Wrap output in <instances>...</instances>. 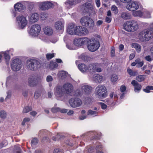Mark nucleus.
Returning <instances> with one entry per match:
<instances>
[{
  "label": "nucleus",
  "mask_w": 153,
  "mask_h": 153,
  "mask_svg": "<svg viewBox=\"0 0 153 153\" xmlns=\"http://www.w3.org/2000/svg\"><path fill=\"white\" fill-rule=\"evenodd\" d=\"M110 99H112L113 97H114V99L115 100H117V94L114 92H112L110 93Z\"/></svg>",
  "instance_id": "09e8293b"
},
{
  "label": "nucleus",
  "mask_w": 153,
  "mask_h": 153,
  "mask_svg": "<svg viewBox=\"0 0 153 153\" xmlns=\"http://www.w3.org/2000/svg\"><path fill=\"white\" fill-rule=\"evenodd\" d=\"M80 89H77L75 91L74 95L76 96H81L83 94L89 95L91 93L92 88L86 84H83L80 86Z\"/></svg>",
  "instance_id": "f03ea898"
},
{
  "label": "nucleus",
  "mask_w": 153,
  "mask_h": 153,
  "mask_svg": "<svg viewBox=\"0 0 153 153\" xmlns=\"http://www.w3.org/2000/svg\"><path fill=\"white\" fill-rule=\"evenodd\" d=\"M37 3H34L33 2H30L28 3V7L30 10L32 9L35 7V5H37Z\"/></svg>",
  "instance_id": "de8ad7c7"
},
{
  "label": "nucleus",
  "mask_w": 153,
  "mask_h": 153,
  "mask_svg": "<svg viewBox=\"0 0 153 153\" xmlns=\"http://www.w3.org/2000/svg\"><path fill=\"white\" fill-rule=\"evenodd\" d=\"M30 120V119L29 118L27 117L25 118L22 122V125H24L26 122L29 121Z\"/></svg>",
  "instance_id": "e2e57ef3"
},
{
  "label": "nucleus",
  "mask_w": 153,
  "mask_h": 153,
  "mask_svg": "<svg viewBox=\"0 0 153 153\" xmlns=\"http://www.w3.org/2000/svg\"><path fill=\"white\" fill-rule=\"evenodd\" d=\"M41 30V27L39 25L35 24L31 26L28 33L31 36H36L39 33Z\"/></svg>",
  "instance_id": "9b49d317"
},
{
  "label": "nucleus",
  "mask_w": 153,
  "mask_h": 153,
  "mask_svg": "<svg viewBox=\"0 0 153 153\" xmlns=\"http://www.w3.org/2000/svg\"><path fill=\"white\" fill-rule=\"evenodd\" d=\"M46 80L47 82H49L53 80V78L51 76L48 75L46 77Z\"/></svg>",
  "instance_id": "4d7b16f0"
},
{
  "label": "nucleus",
  "mask_w": 153,
  "mask_h": 153,
  "mask_svg": "<svg viewBox=\"0 0 153 153\" xmlns=\"http://www.w3.org/2000/svg\"><path fill=\"white\" fill-rule=\"evenodd\" d=\"M54 93L57 100L62 99L64 94L62 87L60 85L56 86L54 89Z\"/></svg>",
  "instance_id": "f8f14e48"
},
{
  "label": "nucleus",
  "mask_w": 153,
  "mask_h": 153,
  "mask_svg": "<svg viewBox=\"0 0 153 153\" xmlns=\"http://www.w3.org/2000/svg\"><path fill=\"white\" fill-rule=\"evenodd\" d=\"M98 65L96 64V63L90 64L88 67L87 72H89L91 73H93L95 72L96 67L98 66Z\"/></svg>",
  "instance_id": "cd10ccee"
},
{
  "label": "nucleus",
  "mask_w": 153,
  "mask_h": 153,
  "mask_svg": "<svg viewBox=\"0 0 153 153\" xmlns=\"http://www.w3.org/2000/svg\"><path fill=\"white\" fill-rule=\"evenodd\" d=\"M85 102L87 103H90L92 100L91 98L90 97H85L84 99Z\"/></svg>",
  "instance_id": "5fc2aeb1"
},
{
  "label": "nucleus",
  "mask_w": 153,
  "mask_h": 153,
  "mask_svg": "<svg viewBox=\"0 0 153 153\" xmlns=\"http://www.w3.org/2000/svg\"><path fill=\"white\" fill-rule=\"evenodd\" d=\"M25 65L28 70L32 71L37 70L40 66V62L37 60L33 59L27 60Z\"/></svg>",
  "instance_id": "7ed1b4c3"
},
{
  "label": "nucleus",
  "mask_w": 153,
  "mask_h": 153,
  "mask_svg": "<svg viewBox=\"0 0 153 153\" xmlns=\"http://www.w3.org/2000/svg\"><path fill=\"white\" fill-rule=\"evenodd\" d=\"M80 2V0H67L65 3V6L67 8L69 9Z\"/></svg>",
  "instance_id": "a211bd4d"
},
{
  "label": "nucleus",
  "mask_w": 153,
  "mask_h": 153,
  "mask_svg": "<svg viewBox=\"0 0 153 153\" xmlns=\"http://www.w3.org/2000/svg\"><path fill=\"white\" fill-rule=\"evenodd\" d=\"M123 28L126 31L133 32L138 28V24L137 21L130 20L126 22L123 24Z\"/></svg>",
  "instance_id": "20e7f679"
},
{
  "label": "nucleus",
  "mask_w": 153,
  "mask_h": 153,
  "mask_svg": "<svg viewBox=\"0 0 153 153\" xmlns=\"http://www.w3.org/2000/svg\"><path fill=\"white\" fill-rule=\"evenodd\" d=\"M38 142V140L36 138H33L31 142V146L33 148H34L36 147V146Z\"/></svg>",
  "instance_id": "a19ab883"
},
{
  "label": "nucleus",
  "mask_w": 153,
  "mask_h": 153,
  "mask_svg": "<svg viewBox=\"0 0 153 153\" xmlns=\"http://www.w3.org/2000/svg\"><path fill=\"white\" fill-rule=\"evenodd\" d=\"M44 32L46 35L50 36L53 34V30L51 27L47 26L44 29Z\"/></svg>",
  "instance_id": "c85d7f7f"
},
{
  "label": "nucleus",
  "mask_w": 153,
  "mask_h": 153,
  "mask_svg": "<svg viewBox=\"0 0 153 153\" xmlns=\"http://www.w3.org/2000/svg\"><path fill=\"white\" fill-rule=\"evenodd\" d=\"M96 64L98 65V66L97 67H95V72H100L102 70L101 68L100 67H104L106 65V63H96Z\"/></svg>",
  "instance_id": "f704fd0d"
},
{
  "label": "nucleus",
  "mask_w": 153,
  "mask_h": 153,
  "mask_svg": "<svg viewBox=\"0 0 153 153\" xmlns=\"http://www.w3.org/2000/svg\"><path fill=\"white\" fill-rule=\"evenodd\" d=\"M14 8L16 11L18 12L23 11L25 8V6L20 2H18L15 4Z\"/></svg>",
  "instance_id": "b1692460"
},
{
  "label": "nucleus",
  "mask_w": 153,
  "mask_h": 153,
  "mask_svg": "<svg viewBox=\"0 0 153 153\" xmlns=\"http://www.w3.org/2000/svg\"><path fill=\"white\" fill-rule=\"evenodd\" d=\"M6 113L4 110L1 111L0 112V115L1 118L4 119L6 116Z\"/></svg>",
  "instance_id": "603ef678"
},
{
  "label": "nucleus",
  "mask_w": 153,
  "mask_h": 153,
  "mask_svg": "<svg viewBox=\"0 0 153 153\" xmlns=\"http://www.w3.org/2000/svg\"><path fill=\"white\" fill-rule=\"evenodd\" d=\"M42 94V96H45L46 95V93L45 91L42 89L41 90H38L36 91L34 94V97L35 99L38 98L40 96H41V94Z\"/></svg>",
  "instance_id": "bb28decb"
},
{
  "label": "nucleus",
  "mask_w": 153,
  "mask_h": 153,
  "mask_svg": "<svg viewBox=\"0 0 153 153\" xmlns=\"http://www.w3.org/2000/svg\"><path fill=\"white\" fill-rule=\"evenodd\" d=\"M95 94L96 97L99 99L105 98L108 95L106 87L102 85H98L96 88Z\"/></svg>",
  "instance_id": "39448f33"
},
{
  "label": "nucleus",
  "mask_w": 153,
  "mask_h": 153,
  "mask_svg": "<svg viewBox=\"0 0 153 153\" xmlns=\"http://www.w3.org/2000/svg\"><path fill=\"white\" fill-rule=\"evenodd\" d=\"M133 15L135 16L142 17L143 15V12L141 10H137L134 11L132 13Z\"/></svg>",
  "instance_id": "ea45409f"
},
{
  "label": "nucleus",
  "mask_w": 153,
  "mask_h": 153,
  "mask_svg": "<svg viewBox=\"0 0 153 153\" xmlns=\"http://www.w3.org/2000/svg\"><path fill=\"white\" fill-rule=\"evenodd\" d=\"M39 79H41L40 77H39L37 75H34L30 76L28 79L29 85L31 87L36 86L38 83V81Z\"/></svg>",
  "instance_id": "ddd939ff"
},
{
  "label": "nucleus",
  "mask_w": 153,
  "mask_h": 153,
  "mask_svg": "<svg viewBox=\"0 0 153 153\" xmlns=\"http://www.w3.org/2000/svg\"><path fill=\"white\" fill-rule=\"evenodd\" d=\"M139 7L138 3L136 1H132L129 3L126 6L127 9L130 11H134Z\"/></svg>",
  "instance_id": "f3484780"
},
{
  "label": "nucleus",
  "mask_w": 153,
  "mask_h": 153,
  "mask_svg": "<svg viewBox=\"0 0 153 153\" xmlns=\"http://www.w3.org/2000/svg\"><path fill=\"white\" fill-rule=\"evenodd\" d=\"M132 46L136 49L137 52L139 53L141 51V47L138 43H133L132 44Z\"/></svg>",
  "instance_id": "72a5a7b5"
},
{
  "label": "nucleus",
  "mask_w": 153,
  "mask_h": 153,
  "mask_svg": "<svg viewBox=\"0 0 153 153\" xmlns=\"http://www.w3.org/2000/svg\"><path fill=\"white\" fill-rule=\"evenodd\" d=\"M65 22L63 19H60L59 20L56 22L55 24V27L57 30H62L64 28Z\"/></svg>",
  "instance_id": "412c9836"
},
{
  "label": "nucleus",
  "mask_w": 153,
  "mask_h": 153,
  "mask_svg": "<svg viewBox=\"0 0 153 153\" xmlns=\"http://www.w3.org/2000/svg\"><path fill=\"white\" fill-rule=\"evenodd\" d=\"M58 65L55 62H50L48 64L47 67L51 70H54L57 67Z\"/></svg>",
  "instance_id": "7c9ffc66"
},
{
  "label": "nucleus",
  "mask_w": 153,
  "mask_h": 153,
  "mask_svg": "<svg viewBox=\"0 0 153 153\" xmlns=\"http://www.w3.org/2000/svg\"><path fill=\"white\" fill-rule=\"evenodd\" d=\"M37 4L39 8L42 10H46L52 8L54 6L53 2L49 1L37 2Z\"/></svg>",
  "instance_id": "9d476101"
},
{
  "label": "nucleus",
  "mask_w": 153,
  "mask_h": 153,
  "mask_svg": "<svg viewBox=\"0 0 153 153\" xmlns=\"http://www.w3.org/2000/svg\"><path fill=\"white\" fill-rule=\"evenodd\" d=\"M126 89V87L124 85H122L120 87V91L122 93L125 92Z\"/></svg>",
  "instance_id": "680f3d73"
},
{
  "label": "nucleus",
  "mask_w": 153,
  "mask_h": 153,
  "mask_svg": "<svg viewBox=\"0 0 153 153\" xmlns=\"http://www.w3.org/2000/svg\"><path fill=\"white\" fill-rule=\"evenodd\" d=\"M16 22L19 28L22 29L26 27L28 23L26 17L24 16H18L16 18Z\"/></svg>",
  "instance_id": "1a4fd4ad"
},
{
  "label": "nucleus",
  "mask_w": 153,
  "mask_h": 153,
  "mask_svg": "<svg viewBox=\"0 0 153 153\" xmlns=\"http://www.w3.org/2000/svg\"><path fill=\"white\" fill-rule=\"evenodd\" d=\"M102 146L101 145V143H98V144L97 145V146L96 147V149L97 150V151H98V150L99 149H102Z\"/></svg>",
  "instance_id": "bf43d9fd"
},
{
  "label": "nucleus",
  "mask_w": 153,
  "mask_h": 153,
  "mask_svg": "<svg viewBox=\"0 0 153 153\" xmlns=\"http://www.w3.org/2000/svg\"><path fill=\"white\" fill-rule=\"evenodd\" d=\"M63 88L65 92L67 94L71 93L73 91V86L70 83H66L64 84Z\"/></svg>",
  "instance_id": "6ab92c4d"
},
{
  "label": "nucleus",
  "mask_w": 153,
  "mask_h": 153,
  "mask_svg": "<svg viewBox=\"0 0 153 153\" xmlns=\"http://www.w3.org/2000/svg\"><path fill=\"white\" fill-rule=\"evenodd\" d=\"M78 68L82 72H87L88 67L84 64H81L78 65Z\"/></svg>",
  "instance_id": "c756f323"
},
{
  "label": "nucleus",
  "mask_w": 153,
  "mask_h": 153,
  "mask_svg": "<svg viewBox=\"0 0 153 153\" xmlns=\"http://www.w3.org/2000/svg\"><path fill=\"white\" fill-rule=\"evenodd\" d=\"M118 79V76L115 74L113 75L111 77V80L112 82H115Z\"/></svg>",
  "instance_id": "8fccbe9b"
},
{
  "label": "nucleus",
  "mask_w": 153,
  "mask_h": 153,
  "mask_svg": "<svg viewBox=\"0 0 153 153\" xmlns=\"http://www.w3.org/2000/svg\"><path fill=\"white\" fill-rule=\"evenodd\" d=\"M83 6L84 7L85 9H86L88 11L94 12V7L92 4L91 1H88L83 4Z\"/></svg>",
  "instance_id": "aec40b11"
},
{
  "label": "nucleus",
  "mask_w": 153,
  "mask_h": 153,
  "mask_svg": "<svg viewBox=\"0 0 153 153\" xmlns=\"http://www.w3.org/2000/svg\"><path fill=\"white\" fill-rule=\"evenodd\" d=\"M60 108L57 107H54L51 109L53 113H56L59 111Z\"/></svg>",
  "instance_id": "864d4df0"
},
{
  "label": "nucleus",
  "mask_w": 153,
  "mask_h": 153,
  "mask_svg": "<svg viewBox=\"0 0 153 153\" xmlns=\"http://www.w3.org/2000/svg\"><path fill=\"white\" fill-rule=\"evenodd\" d=\"M54 53H48L46 55V58L48 60H49V59H51L52 58L54 57Z\"/></svg>",
  "instance_id": "3c124183"
},
{
  "label": "nucleus",
  "mask_w": 153,
  "mask_h": 153,
  "mask_svg": "<svg viewBox=\"0 0 153 153\" xmlns=\"http://www.w3.org/2000/svg\"><path fill=\"white\" fill-rule=\"evenodd\" d=\"M111 10L113 11L115 14H116L118 13V10L116 6H113L111 8Z\"/></svg>",
  "instance_id": "6e6d98bb"
},
{
  "label": "nucleus",
  "mask_w": 153,
  "mask_h": 153,
  "mask_svg": "<svg viewBox=\"0 0 153 153\" xmlns=\"http://www.w3.org/2000/svg\"><path fill=\"white\" fill-rule=\"evenodd\" d=\"M68 73L64 71H59L58 73V77L61 79H63L67 76Z\"/></svg>",
  "instance_id": "c9c22d12"
},
{
  "label": "nucleus",
  "mask_w": 153,
  "mask_h": 153,
  "mask_svg": "<svg viewBox=\"0 0 153 153\" xmlns=\"http://www.w3.org/2000/svg\"><path fill=\"white\" fill-rule=\"evenodd\" d=\"M39 18L38 14L37 13H34L29 16V20L31 23H35L38 21Z\"/></svg>",
  "instance_id": "393cba45"
},
{
  "label": "nucleus",
  "mask_w": 153,
  "mask_h": 153,
  "mask_svg": "<svg viewBox=\"0 0 153 153\" xmlns=\"http://www.w3.org/2000/svg\"><path fill=\"white\" fill-rule=\"evenodd\" d=\"M70 106L72 108H76L79 107L82 104L81 100L77 97H73L69 100Z\"/></svg>",
  "instance_id": "4468645a"
},
{
  "label": "nucleus",
  "mask_w": 153,
  "mask_h": 153,
  "mask_svg": "<svg viewBox=\"0 0 153 153\" xmlns=\"http://www.w3.org/2000/svg\"><path fill=\"white\" fill-rule=\"evenodd\" d=\"M145 60L149 62H151L153 59L150 55H148L145 57Z\"/></svg>",
  "instance_id": "052dcab7"
},
{
  "label": "nucleus",
  "mask_w": 153,
  "mask_h": 153,
  "mask_svg": "<svg viewBox=\"0 0 153 153\" xmlns=\"http://www.w3.org/2000/svg\"><path fill=\"white\" fill-rule=\"evenodd\" d=\"M88 33V31L86 28L79 26H76L75 35L79 36H84Z\"/></svg>",
  "instance_id": "dca6fc26"
},
{
  "label": "nucleus",
  "mask_w": 153,
  "mask_h": 153,
  "mask_svg": "<svg viewBox=\"0 0 153 153\" xmlns=\"http://www.w3.org/2000/svg\"><path fill=\"white\" fill-rule=\"evenodd\" d=\"M22 67V64L21 59L17 58L12 59L11 63L12 70L14 71H18Z\"/></svg>",
  "instance_id": "6e6552de"
},
{
  "label": "nucleus",
  "mask_w": 153,
  "mask_h": 153,
  "mask_svg": "<svg viewBox=\"0 0 153 153\" xmlns=\"http://www.w3.org/2000/svg\"><path fill=\"white\" fill-rule=\"evenodd\" d=\"M32 110V108L30 106H26L23 109V113H27L31 111Z\"/></svg>",
  "instance_id": "49530a36"
},
{
  "label": "nucleus",
  "mask_w": 153,
  "mask_h": 153,
  "mask_svg": "<svg viewBox=\"0 0 153 153\" xmlns=\"http://www.w3.org/2000/svg\"><path fill=\"white\" fill-rule=\"evenodd\" d=\"M86 44L87 45L88 49L92 52L97 50L100 46L99 42L93 38H88V40Z\"/></svg>",
  "instance_id": "423d86ee"
},
{
  "label": "nucleus",
  "mask_w": 153,
  "mask_h": 153,
  "mask_svg": "<svg viewBox=\"0 0 153 153\" xmlns=\"http://www.w3.org/2000/svg\"><path fill=\"white\" fill-rule=\"evenodd\" d=\"M138 37L142 42L149 41L153 38V28L149 27L143 30L140 32Z\"/></svg>",
  "instance_id": "f257e3e1"
},
{
  "label": "nucleus",
  "mask_w": 153,
  "mask_h": 153,
  "mask_svg": "<svg viewBox=\"0 0 153 153\" xmlns=\"http://www.w3.org/2000/svg\"><path fill=\"white\" fill-rule=\"evenodd\" d=\"M80 22L82 26L92 29L94 27V24L93 20L88 16H84L82 17Z\"/></svg>",
  "instance_id": "0eeeda50"
},
{
  "label": "nucleus",
  "mask_w": 153,
  "mask_h": 153,
  "mask_svg": "<svg viewBox=\"0 0 153 153\" xmlns=\"http://www.w3.org/2000/svg\"><path fill=\"white\" fill-rule=\"evenodd\" d=\"M93 79L96 82H100L102 80V77L98 74L94 75L93 77Z\"/></svg>",
  "instance_id": "473e14b6"
},
{
  "label": "nucleus",
  "mask_w": 153,
  "mask_h": 153,
  "mask_svg": "<svg viewBox=\"0 0 153 153\" xmlns=\"http://www.w3.org/2000/svg\"><path fill=\"white\" fill-rule=\"evenodd\" d=\"M76 27L74 23H71L69 25L67 28V33L71 35L75 34Z\"/></svg>",
  "instance_id": "4be33fe9"
},
{
  "label": "nucleus",
  "mask_w": 153,
  "mask_h": 153,
  "mask_svg": "<svg viewBox=\"0 0 153 153\" xmlns=\"http://www.w3.org/2000/svg\"><path fill=\"white\" fill-rule=\"evenodd\" d=\"M91 134L92 135L94 136V138H99L98 134L96 132L92 131L91 132Z\"/></svg>",
  "instance_id": "13d9d810"
},
{
  "label": "nucleus",
  "mask_w": 153,
  "mask_h": 153,
  "mask_svg": "<svg viewBox=\"0 0 153 153\" xmlns=\"http://www.w3.org/2000/svg\"><path fill=\"white\" fill-rule=\"evenodd\" d=\"M98 112L97 111H94L91 109L88 111L87 114L88 115H90L92 117H95L98 115Z\"/></svg>",
  "instance_id": "4c0bfd02"
},
{
  "label": "nucleus",
  "mask_w": 153,
  "mask_h": 153,
  "mask_svg": "<svg viewBox=\"0 0 153 153\" xmlns=\"http://www.w3.org/2000/svg\"><path fill=\"white\" fill-rule=\"evenodd\" d=\"M66 47L70 50H74L76 49V47L74 44L72 43H68L66 44Z\"/></svg>",
  "instance_id": "58836bf2"
},
{
  "label": "nucleus",
  "mask_w": 153,
  "mask_h": 153,
  "mask_svg": "<svg viewBox=\"0 0 153 153\" xmlns=\"http://www.w3.org/2000/svg\"><path fill=\"white\" fill-rule=\"evenodd\" d=\"M7 144L6 141H4L1 143L0 144V148H1L4 146H5Z\"/></svg>",
  "instance_id": "69168bd1"
},
{
  "label": "nucleus",
  "mask_w": 153,
  "mask_h": 153,
  "mask_svg": "<svg viewBox=\"0 0 153 153\" xmlns=\"http://www.w3.org/2000/svg\"><path fill=\"white\" fill-rule=\"evenodd\" d=\"M10 51V50H7L2 53V55L4 56V58L7 62H9L10 59V56L9 55Z\"/></svg>",
  "instance_id": "2f4dec72"
},
{
  "label": "nucleus",
  "mask_w": 153,
  "mask_h": 153,
  "mask_svg": "<svg viewBox=\"0 0 153 153\" xmlns=\"http://www.w3.org/2000/svg\"><path fill=\"white\" fill-rule=\"evenodd\" d=\"M100 105L101 106V108L102 109H105L107 107V105L103 102L100 103Z\"/></svg>",
  "instance_id": "338daca9"
},
{
  "label": "nucleus",
  "mask_w": 153,
  "mask_h": 153,
  "mask_svg": "<svg viewBox=\"0 0 153 153\" xmlns=\"http://www.w3.org/2000/svg\"><path fill=\"white\" fill-rule=\"evenodd\" d=\"M105 102L109 105H112L114 104V101L113 99L107 98L105 100Z\"/></svg>",
  "instance_id": "c03bdc74"
},
{
  "label": "nucleus",
  "mask_w": 153,
  "mask_h": 153,
  "mask_svg": "<svg viewBox=\"0 0 153 153\" xmlns=\"http://www.w3.org/2000/svg\"><path fill=\"white\" fill-rule=\"evenodd\" d=\"M131 83L134 87L135 92L138 93L141 90L142 88L141 85L135 80H132Z\"/></svg>",
  "instance_id": "5701e85b"
},
{
  "label": "nucleus",
  "mask_w": 153,
  "mask_h": 153,
  "mask_svg": "<svg viewBox=\"0 0 153 153\" xmlns=\"http://www.w3.org/2000/svg\"><path fill=\"white\" fill-rule=\"evenodd\" d=\"M39 39H41L43 41L45 42L46 40V38L43 34H39L37 36Z\"/></svg>",
  "instance_id": "a18cd8bd"
},
{
  "label": "nucleus",
  "mask_w": 153,
  "mask_h": 153,
  "mask_svg": "<svg viewBox=\"0 0 153 153\" xmlns=\"http://www.w3.org/2000/svg\"><path fill=\"white\" fill-rule=\"evenodd\" d=\"M151 12L146 10H144L143 12L142 17L145 18H149L151 17Z\"/></svg>",
  "instance_id": "e433bc0d"
},
{
  "label": "nucleus",
  "mask_w": 153,
  "mask_h": 153,
  "mask_svg": "<svg viewBox=\"0 0 153 153\" xmlns=\"http://www.w3.org/2000/svg\"><path fill=\"white\" fill-rule=\"evenodd\" d=\"M146 76L145 75H140L137 76L136 78V79L139 82L143 81L146 78Z\"/></svg>",
  "instance_id": "37998d69"
},
{
  "label": "nucleus",
  "mask_w": 153,
  "mask_h": 153,
  "mask_svg": "<svg viewBox=\"0 0 153 153\" xmlns=\"http://www.w3.org/2000/svg\"><path fill=\"white\" fill-rule=\"evenodd\" d=\"M88 38L87 37L78 38L74 39V44L76 46H81L85 45L88 41Z\"/></svg>",
  "instance_id": "2eb2a0df"
},
{
  "label": "nucleus",
  "mask_w": 153,
  "mask_h": 153,
  "mask_svg": "<svg viewBox=\"0 0 153 153\" xmlns=\"http://www.w3.org/2000/svg\"><path fill=\"white\" fill-rule=\"evenodd\" d=\"M57 40L58 39L57 38H51L50 39V41L53 43H56Z\"/></svg>",
  "instance_id": "774afa93"
},
{
  "label": "nucleus",
  "mask_w": 153,
  "mask_h": 153,
  "mask_svg": "<svg viewBox=\"0 0 153 153\" xmlns=\"http://www.w3.org/2000/svg\"><path fill=\"white\" fill-rule=\"evenodd\" d=\"M120 17L123 19L127 20L131 19V16L128 12H123L121 13Z\"/></svg>",
  "instance_id": "a878e982"
},
{
  "label": "nucleus",
  "mask_w": 153,
  "mask_h": 153,
  "mask_svg": "<svg viewBox=\"0 0 153 153\" xmlns=\"http://www.w3.org/2000/svg\"><path fill=\"white\" fill-rule=\"evenodd\" d=\"M111 17L107 16L105 18V21L107 23H109L111 22Z\"/></svg>",
  "instance_id": "0e129e2a"
},
{
  "label": "nucleus",
  "mask_w": 153,
  "mask_h": 153,
  "mask_svg": "<svg viewBox=\"0 0 153 153\" xmlns=\"http://www.w3.org/2000/svg\"><path fill=\"white\" fill-rule=\"evenodd\" d=\"M127 72L131 76H135L137 75V72L136 71H133L131 69L128 68L127 70Z\"/></svg>",
  "instance_id": "79ce46f5"
}]
</instances>
